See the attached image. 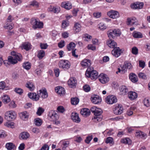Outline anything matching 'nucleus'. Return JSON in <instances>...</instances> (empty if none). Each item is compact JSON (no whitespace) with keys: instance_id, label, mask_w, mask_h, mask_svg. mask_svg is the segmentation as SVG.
<instances>
[{"instance_id":"obj_1","label":"nucleus","mask_w":150,"mask_h":150,"mask_svg":"<svg viewBox=\"0 0 150 150\" xmlns=\"http://www.w3.org/2000/svg\"><path fill=\"white\" fill-rule=\"evenodd\" d=\"M12 56H9L8 61L11 64H15L17 63L18 61H21L22 59L21 55L20 53H17L14 51L11 52Z\"/></svg>"},{"instance_id":"obj_2","label":"nucleus","mask_w":150,"mask_h":150,"mask_svg":"<svg viewBox=\"0 0 150 150\" xmlns=\"http://www.w3.org/2000/svg\"><path fill=\"white\" fill-rule=\"evenodd\" d=\"M47 115L50 121L54 122L55 124L57 125L60 124V122L57 121L59 118V116L57 111L51 110L48 112Z\"/></svg>"},{"instance_id":"obj_3","label":"nucleus","mask_w":150,"mask_h":150,"mask_svg":"<svg viewBox=\"0 0 150 150\" xmlns=\"http://www.w3.org/2000/svg\"><path fill=\"white\" fill-rule=\"evenodd\" d=\"M85 75L87 77H90L92 79H96L98 77V73L97 71L94 70L92 67L88 68Z\"/></svg>"},{"instance_id":"obj_4","label":"nucleus","mask_w":150,"mask_h":150,"mask_svg":"<svg viewBox=\"0 0 150 150\" xmlns=\"http://www.w3.org/2000/svg\"><path fill=\"white\" fill-rule=\"evenodd\" d=\"M16 113L13 110L8 111L5 113V119L8 121L14 120L16 117Z\"/></svg>"},{"instance_id":"obj_5","label":"nucleus","mask_w":150,"mask_h":150,"mask_svg":"<svg viewBox=\"0 0 150 150\" xmlns=\"http://www.w3.org/2000/svg\"><path fill=\"white\" fill-rule=\"evenodd\" d=\"M102 110L100 109H97V110H96L94 113V118L92 119L93 121L96 122L101 121L103 117L102 115Z\"/></svg>"},{"instance_id":"obj_6","label":"nucleus","mask_w":150,"mask_h":150,"mask_svg":"<svg viewBox=\"0 0 150 150\" xmlns=\"http://www.w3.org/2000/svg\"><path fill=\"white\" fill-rule=\"evenodd\" d=\"M107 35L110 38H114L116 36H119L121 35V32L119 29H114L110 30L107 32Z\"/></svg>"},{"instance_id":"obj_7","label":"nucleus","mask_w":150,"mask_h":150,"mask_svg":"<svg viewBox=\"0 0 150 150\" xmlns=\"http://www.w3.org/2000/svg\"><path fill=\"white\" fill-rule=\"evenodd\" d=\"M58 65L60 68L65 70L68 69L70 67V63L67 60H62L59 62Z\"/></svg>"},{"instance_id":"obj_8","label":"nucleus","mask_w":150,"mask_h":150,"mask_svg":"<svg viewBox=\"0 0 150 150\" xmlns=\"http://www.w3.org/2000/svg\"><path fill=\"white\" fill-rule=\"evenodd\" d=\"M14 18L11 15H9L6 20V21L4 26V28L8 29L11 30L13 28L12 25V21Z\"/></svg>"},{"instance_id":"obj_9","label":"nucleus","mask_w":150,"mask_h":150,"mask_svg":"<svg viewBox=\"0 0 150 150\" xmlns=\"http://www.w3.org/2000/svg\"><path fill=\"white\" fill-rule=\"evenodd\" d=\"M105 100L106 103L109 104L115 103L117 101V99L116 97L113 95H109L107 96Z\"/></svg>"},{"instance_id":"obj_10","label":"nucleus","mask_w":150,"mask_h":150,"mask_svg":"<svg viewBox=\"0 0 150 150\" xmlns=\"http://www.w3.org/2000/svg\"><path fill=\"white\" fill-rule=\"evenodd\" d=\"M38 96L39 97V98L41 96L43 98H45L47 97L48 94L45 88H43L40 90L38 92Z\"/></svg>"},{"instance_id":"obj_11","label":"nucleus","mask_w":150,"mask_h":150,"mask_svg":"<svg viewBox=\"0 0 150 150\" xmlns=\"http://www.w3.org/2000/svg\"><path fill=\"white\" fill-rule=\"evenodd\" d=\"M99 81L103 84L108 82L109 81V78L105 74H101L99 76Z\"/></svg>"},{"instance_id":"obj_12","label":"nucleus","mask_w":150,"mask_h":150,"mask_svg":"<svg viewBox=\"0 0 150 150\" xmlns=\"http://www.w3.org/2000/svg\"><path fill=\"white\" fill-rule=\"evenodd\" d=\"M132 66L131 64L128 62H125L122 67V73H124L127 71V69L130 70L132 68Z\"/></svg>"},{"instance_id":"obj_13","label":"nucleus","mask_w":150,"mask_h":150,"mask_svg":"<svg viewBox=\"0 0 150 150\" xmlns=\"http://www.w3.org/2000/svg\"><path fill=\"white\" fill-rule=\"evenodd\" d=\"M107 14L110 18L113 19L118 17L119 16V13L117 11L112 10L108 12Z\"/></svg>"},{"instance_id":"obj_14","label":"nucleus","mask_w":150,"mask_h":150,"mask_svg":"<svg viewBox=\"0 0 150 150\" xmlns=\"http://www.w3.org/2000/svg\"><path fill=\"white\" fill-rule=\"evenodd\" d=\"M38 19H35L34 22L33 24V28L35 29L37 28H42L43 27V23L42 22L38 21Z\"/></svg>"},{"instance_id":"obj_15","label":"nucleus","mask_w":150,"mask_h":150,"mask_svg":"<svg viewBox=\"0 0 150 150\" xmlns=\"http://www.w3.org/2000/svg\"><path fill=\"white\" fill-rule=\"evenodd\" d=\"M71 118L74 122L79 123L80 122V119L78 114L76 112H73L71 115Z\"/></svg>"},{"instance_id":"obj_16","label":"nucleus","mask_w":150,"mask_h":150,"mask_svg":"<svg viewBox=\"0 0 150 150\" xmlns=\"http://www.w3.org/2000/svg\"><path fill=\"white\" fill-rule=\"evenodd\" d=\"M55 90V92L60 96L64 95L65 93L64 89L61 86L56 87Z\"/></svg>"},{"instance_id":"obj_17","label":"nucleus","mask_w":150,"mask_h":150,"mask_svg":"<svg viewBox=\"0 0 150 150\" xmlns=\"http://www.w3.org/2000/svg\"><path fill=\"white\" fill-rule=\"evenodd\" d=\"M91 100L92 102L95 104H98L102 101L101 98L97 95L92 96L91 98Z\"/></svg>"},{"instance_id":"obj_18","label":"nucleus","mask_w":150,"mask_h":150,"mask_svg":"<svg viewBox=\"0 0 150 150\" xmlns=\"http://www.w3.org/2000/svg\"><path fill=\"white\" fill-rule=\"evenodd\" d=\"M106 44L110 48L114 49L117 48L116 42L113 40H108L106 42Z\"/></svg>"},{"instance_id":"obj_19","label":"nucleus","mask_w":150,"mask_h":150,"mask_svg":"<svg viewBox=\"0 0 150 150\" xmlns=\"http://www.w3.org/2000/svg\"><path fill=\"white\" fill-rule=\"evenodd\" d=\"M68 84L70 87H75L77 84V81L76 78L71 77L68 81Z\"/></svg>"},{"instance_id":"obj_20","label":"nucleus","mask_w":150,"mask_h":150,"mask_svg":"<svg viewBox=\"0 0 150 150\" xmlns=\"http://www.w3.org/2000/svg\"><path fill=\"white\" fill-rule=\"evenodd\" d=\"M117 47V48H114L112 51L113 55L117 57L120 56L122 52L121 50L119 48V47Z\"/></svg>"},{"instance_id":"obj_21","label":"nucleus","mask_w":150,"mask_h":150,"mask_svg":"<svg viewBox=\"0 0 150 150\" xmlns=\"http://www.w3.org/2000/svg\"><path fill=\"white\" fill-rule=\"evenodd\" d=\"M144 5L143 3H139L136 2L131 5V7L133 9H141L142 8Z\"/></svg>"},{"instance_id":"obj_22","label":"nucleus","mask_w":150,"mask_h":150,"mask_svg":"<svg viewBox=\"0 0 150 150\" xmlns=\"http://www.w3.org/2000/svg\"><path fill=\"white\" fill-rule=\"evenodd\" d=\"M138 96V95L135 92L130 91L128 94V97L129 98L132 100H134L136 99Z\"/></svg>"},{"instance_id":"obj_23","label":"nucleus","mask_w":150,"mask_h":150,"mask_svg":"<svg viewBox=\"0 0 150 150\" xmlns=\"http://www.w3.org/2000/svg\"><path fill=\"white\" fill-rule=\"evenodd\" d=\"M121 106L120 104H117L115 105V107L113 110L115 114L116 115L120 114L122 112V110L121 109Z\"/></svg>"},{"instance_id":"obj_24","label":"nucleus","mask_w":150,"mask_h":150,"mask_svg":"<svg viewBox=\"0 0 150 150\" xmlns=\"http://www.w3.org/2000/svg\"><path fill=\"white\" fill-rule=\"evenodd\" d=\"M91 61L89 59H84L82 61L81 63V65L83 67H90V66L91 65Z\"/></svg>"},{"instance_id":"obj_25","label":"nucleus","mask_w":150,"mask_h":150,"mask_svg":"<svg viewBox=\"0 0 150 150\" xmlns=\"http://www.w3.org/2000/svg\"><path fill=\"white\" fill-rule=\"evenodd\" d=\"M135 135L137 137L143 139H145L147 137V135L146 134L141 131L136 132Z\"/></svg>"},{"instance_id":"obj_26","label":"nucleus","mask_w":150,"mask_h":150,"mask_svg":"<svg viewBox=\"0 0 150 150\" xmlns=\"http://www.w3.org/2000/svg\"><path fill=\"white\" fill-rule=\"evenodd\" d=\"M80 113L83 116L87 117L90 115V112L87 108H84L81 110Z\"/></svg>"},{"instance_id":"obj_27","label":"nucleus","mask_w":150,"mask_h":150,"mask_svg":"<svg viewBox=\"0 0 150 150\" xmlns=\"http://www.w3.org/2000/svg\"><path fill=\"white\" fill-rule=\"evenodd\" d=\"M31 46L30 43L26 42L23 43L21 47H22V48L25 49L26 51H28L31 49Z\"/></svg>"},{"instance_id":"obj_28","label":"nucleus","mask_w":150,"mask_h":150,"mask_svg":"<svg viewBox=\"0 0 150 150\" xmlns=\"http://www.w3.org/2000/svg\"><path fill=\"white\" fill-rule=\"evenodd\" d=\"M129 77L130 79L133 83H136L138 81V79L137 76L134 74L131 73L129 76Z\"/></svg>"},{"instance_id":"obj_29","label":"nucleus","mask_w":150,"mask_h":150,"mask_svg":"<svg viewBox=\"0 0 150 150\" xmlns=\"http://www.w3.org/2000/svg\"><path fill=\"white\" fill-rule=\"evenodd\" d=\"M25 86L31 91L34 90L35 88V86L33 83L31 81H28L25 84Z\"/></svg>"},{"instance_id":"obj_30","label":"nucleus","mask_w":150,"mask_h":150,"mask_svg":"<svg viewBox=\"0 0 150 150\" xmlns=\"http://www.w3.org/2000/svg\"><path fill=\"white\" fill-rule=\"evenodd\" d=\"M28 97L33 100L37 101L39 100V97L35 93H29L28 94Z\"/></svg>"},{"instance_id":"obj_31","label":"nucleus","mask_w":150,"mask_h":150,"mask_svg":"<svg viewBox=\"0 0 150 150\" xmlns=\"http://www.w3.org/2000/svg\"><path fill=\"white\" fill-rule=\"evenodd\" d=\"M30 136L29 134L26 132L21 133L19 136L20 139L25 140L29 138Z\"/></svg>"},{"instance_id":"obj_32","label":"nucleus","mask_w":150,"mask_h":150,"mask_svg":"<svg viewBox=\"0 0 150 150\" xmlns=\"http://www.w3.org/2000/svg\"><path fill=\"white\" fill-rule=\"evenodd\" d=\"M62 6L66 9L69 10L72 8L71 4L69 2H64L62 3Z\"/></svg>"},{"instance_id":"obj_33","label":"nucleus","mask_w":150,"mask_h":150,"mask_svg":"<svg viewBox=\"0 0 150 150\" xmlns=\"http://www.w3.org/2000/svg\"><path fill=\"white\" fill-rule=\"evenodd\" d=\"M132 36L135 38H142L143 36L142 34L140 32L134 31L132 33Z\"/></svg>"},{"instance_id":"obj_34","label":"nucleus","mask_w":150,"mask_h":150,"mask_svg":"<svg viewBox=\"0 0 150 150\" xmlns=\"http://www.w3.org/2000/svg\"><path fill=\"white\" fill-rule=\"evenodd\" d=\"M81 25L79 23H76L74 25V30L75 33L79 32L81 30Z\"/></svg>"},{"instance_id":"obj_35","label":"nucleus","mask_w":150,"mask_h":150,"mask_svg":"<svg viewBox=\"0 0 150 150\" xmlns=\"http://www.w3.org/2000/svg\"><path fill=\"white\" fill-rule=\"evenodd\" d=\"M2 102L4 103H7L10 101V97L6 95H4L1 97Z\"/></svg>"},{"instance_id":"obj_36","label":"nucleus","mask_w":150,"mask_h":150,"mask_svg":"<svg viewBox=\"0 0 150 150\" xmlns=\"http://www.w3.org/2000/svg\"><path fill=\"white\" fill-rule=\"evenodd\" d=\"M6 147L8 150H14L15 148V145L11 143H6Z\"/></svg>"},{"instance_id":"obj_37","label":"nucleus","mask_w":150,"mask_h":150,"mask_svg":"<svg viewBox=\"0 0 150 150\" xmlns=\"http://www.w3.org/2000/svg\"><path fill=\"white\" fill-rule=\"evenodd\" d=\"M105 142L107 144L109 143L111 146H112L114 144L113 139L111 137H107L105 140Z\"/></svg>"},{"instance_id":"obj_38","label":"nucleus","mask_w":150,"mask_h":150,"mask_svg":"<svg viewBox=\"0 0 150 150\" xmlns=\"http://www.w3.org/2000/svg\"><path fill=\"white\" fill-rule=\"evenodd\" d=\"M76 47V44L74 42H71L67 46V49L69 51L74 50V49Z\"/></svg>"},{"instance_id":"obj_39","label":"nucleus","mask_w":150,"mask_h":150,"mask_svg":"<svg viewBox=\"0 0 150 150\" xmlns=\"http://www.w3.org/2000/svg\"><path fill=\"white\" fill-rule=\"evenodd\" d=\"M20 116L22 119L24 120L28 117V113L26 111L20 114Z\"/></svg>"},{"instance_id":"obj_40","label":"nucleus","mask_w":150,"mask_h":150,"mask_svg":"<svg viewBox=\"0 0 150 150\" xmlns=\"http://www.w3.org/2000/svg\"><path fill=\"white\" fill-rule=\"evenodd\" d=\"M79 102V99L75 97L71 99V102L72 105H76Z\"/></svg>"},{"instance_id":"obj_41","label":"nucleus","mask_w":150,"mask_h":150,"mask_svg":"<svg viewBox=\"0 0 150 150\" xmlns=\"http://www.w3.org/2000/svg\"><path fill=\"white\" fill-rule=\"evenodd\" d=\"M45 51L42 50H41L38 52L37 57L40 59H41L45 56Z\"/></svg>"},{"instance_id":"obj_42","label":"nucleus","mask_w":150,"mask_h":150,"mask_svg":"<svg viewBox=\"0 0 150 150\" xmlns=\"http://www.w3.org/2000/svg\"><path fill=\"white\" fill-rule=\"evenodd\" d=\"M98 28L102 30H104L107 28V26L103 23H100L98 25Z\"/></svg>"},{"instance_id":"obj_43","label":"nucleus","mask_w":150,"mask_h":150,"mask_svg":"<svg viewBox=\"0 0 150 150\" xmlns=\"http://www.w3.org/2000/svg\"><path fill=\"white\" fill-rule=\"evenodd\" d=\"M39 5V3L35 0H33L30 2V6L36 8H38Z\"/></svg>"},{"instance_id":"obj_44","label":"nucleus","mask_w":150,"mask_h":150,"mask_svg":"<svg viewBox=\"0 0 150 150\" xmlns=\"http://www.w3.org/2000/svg\"><path fill=\"white\" fill-rule=\"evenodd\" d=\"M122 143L128 145L131 144L132 143V141L128 138H126L122 139Z\"/></svg>"},{"instance_id":"obj_45","label":"nucleus","mask_w":150,"mask_h":150,"mask_svg":"<svg viewBox=\"0 0 150 150\" xmlns=\"http://www.w3.org/2000/svg\"><path fill=\"white\" fill-rule=\"evenodd\" d=\"M42 123V121L39 118H37L35 120V124L37 126H40Z\"/></svg>"},{"instance_id":"obj_46","label":"nucleus","mask_w":150,"mask_h":150,"mask_svg":"<svg viewBox=\"0 0 150 150\" xmlns=\"http://www.w3.org/2000/svg\"><path fill=\"white\" fill-rule=\"evenodd\" d=\"M8 121V122H6L4 123V125L8 127L13 128L14 126V123L13 122Z\"/></svg>"},{"instance_id":"obj_47","label":"nucleus","mask_w":150,"mask_h":150,"mask_svg":"<svg viewBox=\"0 0 150 150\" xmlns=\"http://www.w3.org/2000/svg\"><path fill=\"white\" fill-rule=\"evenodd\" d=\"M23 67L26 70H29L31 67L30 63L28 62H24L23 64Z\"/></svg>"},{"instance_id":"obj_48","label":"nucleus","mask_w":150,"mask_h":150,"mask_svg":"<svg viewBox=\"0 0 150 150\" xmlns=\"http://www.w3.org/2000/svg\"><path fill=\"white\" fill-rule=\"evenodd\" d=\"M143 103L144 105L147 107L150 106V101L148 99H144L143 100Z\"/></svg>"},{"instance_id":"obj_49","label":"nucleus","mask_w":150,"mask_h":150,"mask_svg":"<svg viewBox=\"0 0 150 150\" xmlns=\"http://www.w3.org/2000/svg\"><path fill=\"white\" fill-rule=\"evenodd\" d=\"M61 142H62L63 146V148H64L65 149L67 147L69 146V141L64 140L61 141Z\"/></svg>"},{"instance_id":"obj_50","label":"nucleus","mask_w":150,"mask_h":150,"mask_svg":"<svg viewBox=\"0 0 150 150\" xmlns=\"http://www.w3.org/2000/svg\"><path fill=\"white\" fill-rule=\"evenodd\" d=\"M15 91L17 93L21 95L23 92V90L21 88H15Z\"/></svg>"},{"instance_id":"obj_51","label":"nucleus","mask_w":150,"mask_h":150,"mask_svg":"<svg viewBox=\"0 0 150 150\" xmlns=\"http://www.w3.org/2000/svg\"><path fill=\"white\" fill-rule=\"evenodd\" d=\"M138 49L136 47H134L132 48V52L134 55H137L138 54Z\"/></svg>"},{"instance_id":"obj_52","label":"nucleus","mask_w":150,"mask_h":150,"mask_svg":"<svg viewBox=\"0 0 150 150\" xmlns=\"http://www.w3.org/2000/svg\"><path fill=\"white\" fill-rule=\"evenodd\" d=\"M92 38V36L88 34H86L83 37L84 40L87 41H89Z\"/></svg>"},{"instance_id":"obj_53","label":"nucleus","mask_w":150,"mask_h":150,"mask_svg":"<svg viewBox=\"0 0 150 150\" xmlns=\"http://www.w3.org/2000/svg\"><path fill=\"white\" fill-rule=\"evenodd\" d=\"M122 89H123V90H122V93H124V94L122 93V94L125 95L127 93H129L128 90L126 88L125 86H122Z\"/></svg>"},{"instance_id":"obj_54","label":"nucleus","mask_w":150,"mask_h":150,"mask_svg":"<svg viewBox=\"0 0 150 150\" xmlns=\"http://www.w3.org/2000/svg\"><path fill=\"white\" fill-rule=\"evenodd\" d=\"M44 111V110L42 108L39 107L38 110L37 114L38 115H40Z\"/></svg>"},{"instance_id":"obj_55","label":"nucleus","mask_w":150,"mask_h":150,"mask_svg":"<svg viewBox=\"0 0 150 150\" xmlns=\"http://www.w3.org/2000/svg\"><path fill=\"white\" fill-rule=\"evenodd\" d=\"M69 22L68 21H63L62 23V28H66L69 25Z\"/></svg>"},{"instance_id":"obj_56","label":"nucleus","mask_w":150,"mask_h":150,"mask_svg":"<svg viewBox=\"0 0 150 150\" xmlns=\"http://www.w3.org/2000/svg\"><path fill=\"white\" fill-rule=\"evenodd\" d=\"M6 87V83L3 81L0 82V89L4 90Z\"/></svg>"},{"instance_id":"obj_57","label":"nucleus","mask_w":150,"mask_h":150,"mask_svg":"<svg viewBox=\"0 0 150 150\" xmlns=\"http://www.w3.org/2000/svg\"><path fill=\"white\" fill-rule=\"evenodd\" d=\"M92 136H89L87 137L85 140V142L87 144H89L91 140L92 139Z\"/></svg>"},{"instance_id":"obj_58","label":"nucleus","mask_w":150,"mask_h":150,"mask_svg":"<svg viewBox=\"0 0 150 150\" xmlns=\"http://www.w3.org/2000/svg\"><path fill=\"white\" fill-rule=\"evenodd\" d=\"M83 89L85 91L88 92L90 91L91 88L88 85H86L83 86Z\"/></svg>"},{"instance_id":"obj_59","label":"nucleus","mask_w":150,"mask_h":150,"mask_svg":"<svg viewBox=\"0 0 150 150\" xmlns=\"http://www.w3.org/2000/svg\"><path fill=\"white\" fill-rule=\"evenodd\" d=\"M87 47L88 49L91 50H94L96 49V47L92 44H89L88 45Z\"/></svg>"},{"instance_id":"obj_60","label":"nucleus","mask_w":150,"mask_h":150,"mask_svg":"<svg viewBox=\"0 0 150 150\" xmlns=\"http://www.w3.org/2000/svg\"><path fill=\"white\" fill-rule=\"evenodd\" d=\"M9 106L11 108H15L16 107V104L15 102L12 101L9 104Z\"/></svg>"},{"instance_id":"obj_61","label":"nucleus","mask_w":150,"mask_h":150,"mask_svg":"<svg viewBox=\"0 0 150 150\" xmlns=\"http://www.w3.org/2000/svg\"><path fill=\"white\" fill-rule=\"evenodd\" d=\"M58 111L61 113H63L65 111L64 108L62 106H59L57 108Z\"/></svg>"},{"instance_id":"obj_62","label":"nucleus","mask_w":150,"mask_h":150,"mask_svg":"<svg viewBox=\"0 0 150 150\" xmlns=\"http://www.w3.org/2000/svg\"><path fill=\"white\" fill-rule=\"evenodd\" d=\"M65 46V42L62 41L58 43V46L60 48L63 47Z\"/></svg>"},{"instance_id":"obj_63","label":"nucleus","mask_w":150,"mask_h":150,"mask_svg":"<svg viewBox=\"0 0 150 150\" xmlns=\"http://www.w3.org/2000/svg\"><path fill=\"white\" fill-rule=\"evenodd\" d=\"M101 15V13L100 12H95L93 13V16H94L97 18L100 17Z\"/></svg>"},{"instance_id":"obj_64","label":"nucleus","mask_w":150,"mask_h":150,"mask_svg":"<svg viewBox=\"0 0 150 150\" xmlns=\"http://www.w3.org/2000/svg\"><path fill=\"white\" fill-rule=\"evenodd\" d=\"M49 147L46 144L44 145L41 149V150H49Z\"/></svg>"}]
</instances>
